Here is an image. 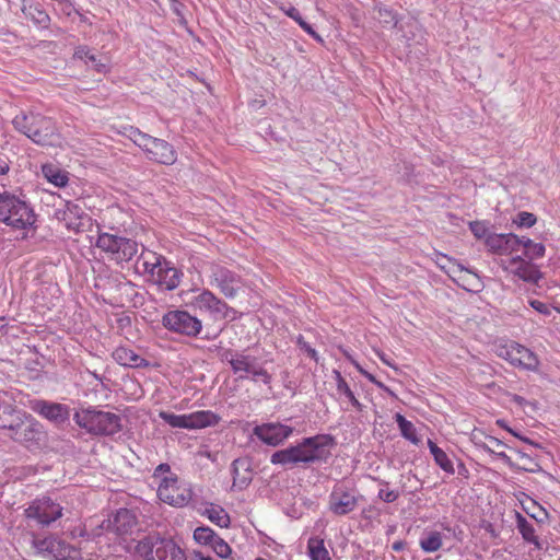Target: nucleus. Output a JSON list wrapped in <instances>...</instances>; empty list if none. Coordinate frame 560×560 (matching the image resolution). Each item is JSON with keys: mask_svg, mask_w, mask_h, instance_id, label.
<instances>
[{"mask_svg": "<svg viewBox=\"0 0 560 560\" xmlns=\"http://www.w3.org/2000/svg\"><path fill=\"white\" fill-rule=\"evenodd\" d=\"M518 237L514 233H492L486 238V247L491 254L510 258L520 253Z\"/></svg>", "mask_w": 560, "mask_h": 560, "instance_id": "4468645a", "label": "nucleus"}, {"mask_svg": "<svg viewBox=\"0 0 560 560\" xmlns=\"http://www.w3.org/2000/svg\"><path fill=\"white\" fill-rule=\"evenodd\" d=\"M62 516V506L50 498L37 501V524L50 525Z\"/></svg>", "mask_w": 560, "mask_h": 560, "instance_id": "aec40b11", "label": "nucleus"}, {"mask_svg": "<svg viewBox=\"0 0 560 560\" xmlns=\"http://www.w3.org/2000/svg\"><path fill=\"white\" fill-rule=\"evenodd\" d=\"M293 433V429L279 422L264 423L254 429V434L264 443L277 446Z\"/></svg>", "mask_w": 560, "mask_h": 560, "instance_id": "a211bd4d", "label": "nucleus"}, {"mask_svg": "<svg viewBox=\"0 0 560 560\" xmlns=\"http://www.w3.org/2000/svg\"><path fill=\"white\" fill-rule=\"evenodd\" d=\"M296 345L301 350L305 351L310 358L316 362L318 361L317 351L305 341L303 336L298 337Z\"/></svg>", "mask_w": 560, "mask_h": 560, "instance_id": "a18cd8bd", "label": "nucleus"}, {"mask_svg": "<svg viewBox=\"0 0 560 560\" xmlns=\"http://www.w3.org/2000/svg\"><path fill=\"white\" fill-rule=\"evenodd\" d=\"M529 305L538 313L540 314H544V315H549L550 314V307L548 304L541 302V301H538V300H530L529 301Z\"/></svg>", "mask_w": 560, "mask_h": 560, "instance_id": "de8ad7c7", "label": "nucleus"}, {"mask_svg": "<svg viewBox=\"0 0 560 560\" xmlns=\"http://www.w3.org/2000/svg\"><path fill=\"white\" fill-rule=\"evenodd\" d=\"M9 171V166L7 164H0V175L5 174Z\"/></svg>", "mask_w": 560, "mask_h": 560, "instance_id": "13d9d810", "label": "nucleus"}, {"mask_svg": "<svg viewBox=\"0 0 560 560\" xmlns=\"http://www.w3.org/2000/svg\"><path fill=\"white\" fill-rule=\"evenodd\" d=\"M346 357L350 360V362L357 368V370L365 377L368 378L371 383H373L374 385H376L378 388L392 394L390 389L385 385L383 384L382 382H380L378 380H376V377L369 373L368 371H365L350 354H348L347 352H345Z\"/></svg>", "mask_w": 560, "mask_h": 560, "instance_id": "79ce46f5", "label": "nucleus"}, {"mask_svg": "<svg viewBox=\"0 0 560 560\" xmlns=\"http://www.w3.org/2000/svg\"><path fill=\"white\" fill-rule=\"evenodd\" d=\"M16 131L35 141V114L33 112H20L12 121Z\"/></svg>", "mask_w": 560, "mask_h": 560, "instance_id": "393cba45", "label": "nucleus"}, {"mask_svg": "<svg viewBox=\"0 0 560 560\" xmlns=\"http://www.w3.org/2000/svg\"><path fill=\"white\" fill-rule=\"evenodd\" d=\"M332 376L336 382V392L339 399L345 397L354 409L362 411L363 405L358 400L353 390L350 388L341 373L338 370H334Z\"/></svg>", "mask_w": 560, "mask_h": 560, "instance_id": "b1692460", "label": "nucleus"}, {"mask_svg": "<svg viewBox=\"0 0 560 560\" xmlns=\"http://www.w3.org/2000/svg\"><path fill=\"white\" fill-rule=\"evenodd\" d=\"M331 444L332 438L327 434L305 438L296 445L275 452L271 455L270 462L282 466L313 464L326 458V447Z\"/></svg>", "mask_w": 560, "mask_h": 560, "instance_id": "f257e3e1", "label": "nucleus"}, {"mask_svg": "<svg viewBox=\"0 0 560 560\" xmlns=\"http://www.w3.org/2000/svg\"><path fill=\"white\" fill-rule=\"evenodd\" d=\"M108 523V528L124 542L138 530L137 516L128 509L118 510Z\"/></svg>", "mask_w": 560, "mask_h": 560, "instance_id": "2eb2a0df", "label": "nucleus"}, {"mask_svg": "<svg viewBox=\"0 0 560 560\" xmlns=\"http://www.w3.org/2000/svg\"><path fill=\"white\" fill-rule=\"evenodd\" d=\"M217 534L210 527H197L194 539L201 545L210 546Z\"/></svg>", "mask_w": 560, "mask_h": 560, "instance_id": "ea45409f", "label": "nucleus"}, {"mask_svg": "<svg viewBox=\"0 0 560 560\" xmlns=\"http://www.w3.org/2000/svg\"><path fill=\"white\" fill-rule=\"evenodd\" d=\"M95 246L116 262L129 261L138 253L137 242L107 232L98 233Z\"/></svg>", "mask_w": 560, "mask_h": 560, "instance_id": "1a4fd4ad", "label": "nucleus"}, {"mask_svg": "<svg viewBox=\"0 0 560 560\" xmlns=\"http://www.w3.org/2000/svg\"><path fill=\"white\" fill-rule=\"evenodd\" d=\"M49 21V16L43 12L37 10V24L46 25Z\"/></svg>", "mask_w": 560, "mask_h": 560, "instance_id": "3c124183", "label": "nucleus"}, {"mask_svg": "<svg viewBox=\"0 0 560 560\" xmlns=\"http://www.w3.org/2000/svg\"><path fill=\"white\" fill-rule=\"evenodd\" d=\"M0 221L14 229L24 230L35 223L33 209L18 196L0 194Z\"/></svg>", "mask_w": 560, "mask_h": 560, "instance_id": "39448f33", "label": "nucleus"}, {"mask_svg": "<svg viewBox=\"0 0 560 560\" xmlns=\"http://www.w3.org/2000/svg\"><path fill=\"white\" fill-rule=\"evenodd\" d=\"M512 222L517 228H532L536 224L537 218L532 212L521 211L516 214Z\"/></svg>", "mask_w": 560, "mask_h": 560, "instance_id": "a19ab883", "label": "nucleus"}, {"mask_svg": "<svg viewBox=\"0 0 560 560\" xmlns=\"http://www.w3.org/2000/svg\"><path fill=\"white\" fill-rule=\"evenodd\" d=\"M513 401L517 402L518 405H523L525 399L521 396H517V395H514L513 396Z\"/></svg>", "mask_w": 560, "mask_h": 560, "instance_id": "4d7b16f0", "label": "nucleus"}, {"mask_svg": "<svg viewBox=\"0 0 560 560\" xmlns=\"http://www.w3.org/2000/svg\"><path fill=\"white\" fill-rule=\"evenodd\" d=\"M124 129L120 133L141 148L151 161L163 165H173L177 161V152L167 141L154 138L132 126Z\"/></svg>", "mask_w": 560, "mask_h": 560, "instance_id": "7ed1b4c3", "label": "nucleus"}, {"mask_svg": "<svg viewBox=\"0 0 560 560\" xmlns=\"http://www.w3.org/2000/svg\"><path fill=\"white\" fill-rule=\"evenodd\" d=\"M495 354L509 362L514 368L537 373L540 369L538 355L529 348L510 340L495 345Z\"/></svg>", "mask_w": 560, "mask_h": 560, "instance_id": "6e6552de", "label": "nucleus"}, {"mask_svg": "<svg viewBox=\"0 0 560 560\" xmlns=\"http://www.w3.org/2000/svg\"><path fill=\"white\" fill-rule=\"evenodd\" d=\"M359 504V497L353 488L337 482L329 494L328 509L337 515L343 516L353 512Z\"/></svg>", "mask_w": 560, "mask_h": 560, "instance_id": "f8f14e48", "label": "nucleus"}, {"mask_svg": "<svg viewBox=\"0 0 560 560\" xmlns=\"http://www.w3.org/2000/svg\"><path fill=\"white\" fill-rule=\"evenodd\" d=\"M249 375L254 382H262L267 386H270L271 384V374H269L268 371L262 366L254 364Z\"/></svg>", "mask_w": 560, "mask_h": 560, "instance_id": "37998d69", "label": "nucleus"}, {"mask_svg": "<svg viewBox=\"0 0 560 560\" xmlns=\"http://www.w3.org/2000/svg\"><path fill=\"white\" fill-rule=\"evenodd\" d=\"M476 560H483L481 556H478Z\"/></svg>", "mask_w": 560, "mask_h": 560, "instance_id": "69168bd1", "label": "nucleus"}, {"mask_svg": "<svg viewBox=\"0 0 560 560\" xmlns=\"http://www.w3.org/2000/svg\"><path fill=\"white\" fill-rule=\"evenodd\" d=\"M66 548L61 541L55 538H48L37 542V553L47 552L57 559L65 557V553L62 552Z\"/></svg>", "mask_w": 560, "mask_h": 560, "instance_id": "72a5a7b5", "label": "nucleus"}, {"mask_svg": "<svg viewBox=\"0 0 560 560\" xmlns=\"http://www.w3.org/2000/svg\"><path fill=\"white\" fill-rule=\"evenodd\" d=\"M42 172L45 178L57 187H65L69 182L68 172L60 166L48 163L42 166Z\"/></svg>", "mask_w": 560, "mask_h": 560, "instance_id": "bb28decb", "label": "nucleus"}, {"mask_svg": "<svg viewBox=\"0 0 560 560\" xmlns=\"http://www.w3.org/2000/svg\"><path fill=\"white\" fill-rule=\"evenodd\" d=\"M375 352H376L377 357L380 358V360H381L384 364H386V365H388V366H390V368H393V369H395V370L397 369V368L394 365V363H393V362H392V361L386 357V354H385L383 351H381V350H376Z\"/></svg>", "mask_w": 560, "mask_h": 560, "instance_id": "8fccbe9b", "label": "nucleus"}, {"mask_svg": "<svg viewBox=\"0 0 560 560\" xmlns=\"http://www.w3.org/2000/svg\"><path fill=\"white\" fill-rule=\"evenodd\" d=\"M488 441L491 445L495 446V447H503L505 446L504 443L502 441H500L499 439L494 438V436H489L488 438Z\"/></svg>", "mask_w": 560, "mask_h": 560, "instance_id": "864d4df0", "label": "nucleus"}, {"mask_svg": "<svg viewBox=\"0 0 560 560\" xmlns=\"http://www.w3.org/2000/svg\"><path fill=\"white\" fill-rule=\"evenodd\" d=\"M200 560H212V558L211 557H202V556H200Z\"/></svg>", "mask_w": 560, "mask_h": 560, "instance_id": "680f3d73", "label": "nucleus"}, {"mask_svg": "<svg viewBox=\"0 0 560 560\" xmlns=\"http://www.w3.org/2000/svg\"><path fill=\"white\" fill-rule=\"evenodd\" d=\"M163 326L176 334L196 337L202 329L201 320L186 311H170L162 317Z\"/></svg>", "mask_w": 560, "mask_h": 560, "instance_id": "9b49d317", "label": "nucleus"}, {"mask_svg": "<svg viewBox=\"0 0 560 560\" xmlns=\"http://www.w3.org/2000/svg\"><path fill=\"white\" fill-rule=\"evenodd\" d=\"M56 218L65 224V228L74 233L82 231L84 221L89 219L84 210L77 203L67 201L63 208L56 211Z\"/></svg>", "mask_w": 560, "mask_h": 560, "instance_id": "f3484780", "label": "nucleus"}, {"mask_svg": "<svg viewBox=\"0 0 560 560\" xmlns=\"http://www.w3.org/2000/svg\"><path fill=\"white\" fill-rule=\"evenodd\" d=\"M395 420H396V422H397V424L399 427L401 435L405 439H407L408 441H410L413 444H418L420 442V440H419V438L417 435V430H416L415 425L412 424V422L407 420L400 413H396Z\"/></svg>", "mask_w": 560, "mask_h": 560, "instance_id": "c9c22d12", "label": "nucleus"}, {"mask_svg": "<svg viewBox=\"0 0 560 560\" xmlns=\"http://www.w3.org/2000/svg\"><path fill=\"white\" fill-rule=\"evenodd\" d=\"M307 553L311 560H331L324 539L311 537L307 541Z\"/></svg>", "mask_w": 560, "mask_h": 560, "instance_id": "2f4dec72", "label": "nucleus"}, {"mask_svg": "<svg viewBox=\"0 0 560 560\" xmlns=\"http://www.w3.org/2000/svg\"><path fill=\"white\" fill-rule=\"evenodd\" d=\"M211 284L229 299H233L241 288V278L222 266H214L211 275Z\"/></svg>", "mask_w": 560, "mask_h": 560, "instance_id": "dca6fc26", "label": "nucleus"}, {"mask_svg": "<svg viewBox=\"0 0 560 560\" xmlns=\"http://www.w3.org/2000/svg\"><path fill=\"white\" fill-rule=\"evenodd\" d=\"M378 498L386 503H392V502H395L399 498V493L396 490H392L388 488H382L378 491Z\"/></svg>", "mask_w": 560, "mask_h": 560, "instance_id": "49530a36", "label": "nucleus"}, {"mask_svg": "<svg viewBox=\"0 0 560 560\" xmlns=\"http://www.w3.org/2000/svg\"><path fill=\"white\" fill-rule=\"evenodd\" d=\"M435 264L436 266L443 270L450 278L455 272V270L458 268L460 264H458L455 259L451 258L450 256L436 253L435 254Z\"/></svg>", "mask_w": 560, "mask_h": 560, "instance_id": "e433bc0d", "label": "nucleus"}, {"mask_svg": "<svg viewBox=\"0 0 560 560\" xmlns=\"http://www.w3.org/2000/svg\"><path fill=\"white\" fill-rule=\"evenodd\" d=\"M192 306L200 311H208L212 314L219 315L222 318H226L229 316V312L232 308L218 296H215L209 290H202L198 295L194 298Z\"/></svg>", "mask_w": 560, "mask_h": 560, "instance_id": "6ab92c4d", "label": "nucleus"}, {"mask_svg": "<svg viewBox=\"0 0 560 560\" xmlns=\"http://www.w3.org/2000/svg\"><path fill=\"white\" fill-rule=\"evenodd\" d=\"M451 279L458 287L469 292H477L482 288V282L479 276L476 272L463 267L462 265H459L455 272H453Z\"/></svg>", "mask_w": 560, "mask_h": 560, "instance_id": "412c9836", "label": "nucleus"}, {"mask_svg": "<svg viewBox=\"0 0 560 560\" xmlns=\"http://www.w3.org/2000/svg\"><path fill=\"white\" fill-rule=\"evenodd\" d=\"M524 511L529 514L533 518L537 520V515L530 512V508L524 506Z\"/></svg>", "mask_w": 560, "mask_h": 560, "instance_id": "bf43d9fd", "label": "nucleus"}, {"mask_svg": "<svg viewBox=\"0 0 560 560\" xmlns=\"http://www.w3.org/2000/svg\"><path fill=\"white\" fill-rule=\"evenodd\" d=\"M420 547L425 552L438 551L442 547V537L439 532H432L420 540Z\"/></svg>", "mask_w": 560, "mask_h": 560, "instance_id": "4c0bfd02", "label": "nucleus"}, {"mask_svg": "<svg viewBox=\"0 0 560 560\" xmlns=\"http://www.w3.org/2000/svg\"><path fill=\"white\" fill-rule=\"evenodd\" d=\"M75 423L91 434L113 435L120 431V417L113 412L82 409L74 413Z\"/></svg>", "mask_w": 560, "mask_h": 560, "instance_id": "423d86ee", "label": "nucleus"}, {"mask_svg": "<svg viewBox=\"0 0 560 560\" xmlns=\"http://www.w3.org/2000/svg\"><path fill=\"white\" fill-rule=\"evenodd\" d=\"M113 359L122 366L127 368H147L149 366V362L137 354L132 349L128 347H117L113 353Z\"/></svg>", "mask_w": 560, "mask_h": 560, "instance_id": "4be33fe9", "label": "nucleus"}, {"mask_svg": "<svg viewBox=\"0 0 560 560\" xmlns=\"http://www.w3.org/2000/svg\"><path fill=\"white\" fill-rule=\"evenodd\" d=\"M136 552L145 560H186V553L173 539L147 536L139 540Z\"/></svg>", "mask_w": 560, "mask_h": 560, "instance_id": "0eeeda50", "label": "nucleus"}, {"mask_svg": "<svg viewBox=\"0 0 560 560\" xmlns=\"http://www.w3.org/2000/svg\"><path fill=\"white\" fill-rule=\"evenodd\" d=\"M39 122H40V124H43V125H47V126H50V125H51L50 120H49V119H46V118L40 119V121H39Z\"/></svg>", "mask_w": 560, "mask_h": 560, "instance_id": "052dcab7", "label": "nucleus"}, {"mask_svg": "<svg viewBox=\"0 0 560 560\" xmlns=\"http://www.w3.org/2000/svg\"><path fill=\"white\" fill-rule=\"evenodd\" d=\"M73 59L82 60L85 63L89 61L93 63L96 72L102 73L105 71V65L102 63L95 55L92 54L88 46H78L73 52Z\"/></svg>", "mask_w": 560, "mask_h": 560, "instance_id": "473e14b6", "label": "nucleus"}, {"mask_svg": "<svg viewBox=\"0 0 560 560\" xmlns=\"http://www.w3.org/2000/svg\"><path fill=\"white\" fill-rule=\"evenodd\" d=\"M497 424H499L501 428H503V429L508 430V431H509L510 433H512L514 436L520 438V435H518L516 432H514L511 428H509L508 425H505V423H504V421H503V420H498V421H497Z\"/></svg>", "mask_w": 560, "mask_h": 560, "instance_id": "5fc2aeb1", "label": "nucleus"}, {"mask_svg": "<svg viewBox=\"0 0 560 560\" xmlns=\"http://www.w3.org/2000/svg\"><path fill=\"white\" fill-rule=\"evenodd\" d=\"M405 546H406L405 541H402V540H397V541H395V542L392 545V549H393L394 551L399 552V551H401V550H404V549H405Z\"/></svg>", "mask_w": 560, "mask_h": 560, "instance_id": "603ef678", "label": "nucleus"}, {"mask_svg": "<svg viewBox=\"0 0 560 560\" xmlns=\"http://www.w3.org/2000/svg\"><path fill=\"white\" fill-rule=\"evenodd\" d=\"M284 13L294 20L300 27L306 32L310 36H312L316 42L323 44L324 39L323 37L301 16L300 12L294 8L291 7L289 9L283 10Z\"/></svg>", "mask_w": 560, "mask_h": 560, "instance_id": "f704fd0d", "label": "nucleus"}, {"mask_svg": "<svg viewBox=\"0 0 560 560\" xmlns=\"http://www.w3.org/2000/svg\"><path fill=\"white\" fill-rule=\"evenodd\" d=\"M159 417L172 428L197 430L217 425L220 417L211 410H199L188 415L160 411Z\"/></svg>", "mask_w": 560, "mask_h": 560, "instance_id": "9d476101", "label": "nucleus"}, {"mask_svg": "<svg viewBox=\"0 0 560 560\" xmlns=\"http://www.w3.org/2000/svg\"><path fill=\"white\" fill-rule=\"evenodd\" d=\"M500 266L506 272L514 275L525 282L538 283V281L542 278V273L538 267L525 259L520 254H516L510 258H502Z\"/></svg>", "mask_w": 560, "mask_h": 560, "instance_id": "ddd939ff", "label": "nucleus"}, {"mask_svg": "<svg viewBox=\"0 0 560 560\" xmlns=\"http://www.w3.org/2000/svg\"><path fill=\"white\" fill-rule=\"evenodd\" d=\"M210 547L221 558H228L231 553V547L220 536H215Z\"/></svg>", "mask_w": 560, "mask_h": 560, "instance_id": "c03bdc74", "label": "nucleus"}, {"mask_svg": "<svg viewBox=\"0 0 560 560\" xmlns=\"http://www.w3.org/2000/svg\"><path fill=\"white\" fill-rule=\"evenodd\" d=\"M205 515L215 525L226 528L229 527L231 520L228 512L220 505L209 504L205 510Z\"/></svg>", "mask_w": 560, "mask_h": 560, "instance_id": "7c9ffc66", "label": "nucleus"}, {"mask_svg": "<svg viewBox=\"0 0 560 560\" xmlns=\"http://www.w3.org/2000/svg\"><path fill=\"white\" fill-rule=\"evenodd\" d=\"M532 505L533 506H538L537 503L535 501H532Z\"/></svg>", "mask_w": 560, "mask_h": 560, "instance_id": "0e129e2a", "label": "nucleus"}, {"mask_svg": "<svg viewBox=\"0 0 560 560\" xmlns=\"http://www.w3.org/2000/svg\"><path fill=\"white\" fill-rule=\"evenodd\" d=\"M516 527L522 535L523 539L535 546L536 549H541V544L535 534L534 526L518 512L515 513Z\"/></svg>", "mask_w": 560, "mask_h": 560, "instance_id": "cd10ccee", "label": "nucleus"}, {"mask_svg": "<svg viewBox=\"0 0 560 560\" xmlns=\"http://www.w3.org/2000/svg\"><path fill=\"white\" fill-rule=\"evenodd\" d=\"M143 271L148 276L149 281L158 285L161 290L172 291L176 289L183 273L175 268L165 257L153 252L142 254Z\"/></svg>", "mask_w": 560, "mask_h": 560, "instance_id": "20e7f679", "label": "nucleus"}, {"mask_svg": "<svg viewBox=\"0 0 560 560\" xmlns=\"http://www.w3.org/2000/svg\"><path fill=\"white\" fill-rule=\"evenodd\" d=\"M518 241H521L520 252H523L524 258H527L528 261L545 256L546 248L542 243H536L533 240L525 236L518 237Z\"/></svg>", "mask_w": 560, "mask_h": 560, "instance_id": "c85d7f7f", "label": "nucleus"}, {"mask_svg": "<svg viewBox=\"0 0 560 560\" xmlns=\"http://www.w3.org/2000/svg\"><path fill=\"white\" fill-rule=\"evenodd\" d=\"M31 544H32V546H35V536L34 535L32 536Z\"/></svg>", "mask_w": 560, "mask_h": 560, "instance_id": "e2e57ef3", "label": "nucleus"}, {"mask_svg": "<svg viewBox=\"0 0 560 560\" xmlns=\"http://www.w3.org/2000/svg\"><path fill=\"white\" fill-rule=\"evenodd\" d=\"M37 409L43 417L55 423H62L69 418V408L62 404L39 401Z\"/></svg>", "mask_w": 560, "mask_h": 560, "instance_id": "5701e85b", "label": "nucleus"}, {"mask_svg": "<svg viewBox=\"0 0 560 560\" xmlns=\"http://www.w3.org/2000/svg\"><path fill=\"white\" fill-rule=\"evenodd\" d=\"M469 230L477 240H485L492 233L489 232V223L482 220H476L469 222Z\"/></svg>", "mask_w": 560, "mask_h": 560, "instance_id": "58836bf2", "label": "nucleus"}, {"mask_svg": "<svg viewBox=\"0 0 560 560\" xmlns=\"http://www.w3.org/2000/svg\"><path fill=\"white\" fill-rule=\"evenodd\" d=\"M481 447L488 452V453H491V454H494L495 456H498L499 458L503 459L508 465L510 466H513L512 464V460L510 458V456H508L504 452H494L493 450H491L490 445L489 444H483L481 445Z\"/></svg>", "mask_w": 560, "mask_h": 560, "instance_id": "09e8293b", "label": "nucleus"}, {"mask_svg": "<svg viewBox=\"0 0 560 560\" xmlns=\"http://www.w3.org/2000/svg\"><path fill=\"white\" fill-rule=\"evenodd\" d=\"M255 359L250 355L235 353L229 360L234 374L238 375L240 380L248 378L249 373L254 366Z\"/></svg>", "mask_w": 560, "mask_h": 560, "instance_id": "a878e982", "label": "nucleus"}, {"mask_svg": "<svg viewBox=\"0 0 560 560\" xmlns=\"http://www.w3.org/2000/svg\"><path fill=\"white\" fill-rule=\"evenodd\" d=\"M428 447L434 458L435 464L446 474L453 475L455 472L454 464L448 455L439 447L432 440H428Z\"/></svg>", "mask_w": 560, "mask_h": 560, "instance_id": "c756f323", "label": "nucleus"}, {"mask_svg": "<svg viewBox=\"0 0 560 560\" xmlns=\"http://www.w3.org/2000/svg\"><path fill=\"white\" fill-rule=\"evenodd\" d=\"M153 478L160 480L158 497L162 502L183 508L191 501V488L171 471L168 464H160L153 472Z\"/></svg>", "mask_w": 560, "mask_h": 560, "instance_id": "f03ea898", "label": "nucleus"}, {"mask_svg": "<svg viewBox=\"0 0 560 560\" xmlns=\"http://www.w3.org/2000/svg\"><path fill=\"white\" fill-rule=\"evenodd\" d=\"M25 513H26V516H27V517H35V508L33 506V504H31V505L25 510Z\"/></svg>", "mask_w": 560, "mask_h": 560, "instance_id": "6e6d98bb", "label": "nucleus"}]
</instances>
